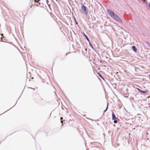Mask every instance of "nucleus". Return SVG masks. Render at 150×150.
Segmentation results:
<instances>
[{
  "label": "nucleus",
  "instance_id": "f257e3e1",
  "mask_svg": "<svg viewBox=\"0 0 150 150\" xmlns=\"http://www.w3.org/2000/svg\"><path fill=\"white\" fill-rule=\"evenodd\" d=\"M108 13L110 16L120 23H122V21L121 19L116 13L110 9H108L107 10Z\"/></svg>",
  "mask_w": 150,
  "mask_h": 150
},
{
  "label": "nucleus",
  "instance_id": "f03ea898",
  "mask_svg": "<svg viewBox=\"0 0 150 150\" xmlns=\"http://www.w3.org/2000/svg\"><path fill=\"white\" fill-rule=\"evenodd\" d=\"M81 9L83 13H85L86 15H88V10L87 9L86 7L83 4L82 5Z\"/></svg>",
  "mask_w": 150,
  "mask_h": 150
},
{
  "label": "nucleus",
  "instance_id": "7ed1b4c3",
  "mask_svg": "<svg viewBox=\"0 0 150 150\" xmlns=\"http://www.w3.org/2000/svg\"><path fill=\"white\" fill-rule=\"evenodd\" d=\"M112 120H114L115 121V120L116 119V116H115V115L114 113H112Z\"/></svg>",
  "mask_w": 150,
  "mask_h": 150
},
{
  "label": "nucleus",
  "instance_id": "20e7f679",
  "mask_svg": "<svg viewBox=\"0 0 150 150\" xmlns=\"http://www.w3.org/2000/svg\"><path fill=\"white\" fill-rule=\"evenodd\" d=\"M132 50L134 51L135 52H137V49L135 46H132Z\"/></svg>",
  "mask_w": 150,
  "mask_h": 150
},
{
  "label": "nucleus",
  "instance_id": "39448f33",
  "mask_svg": "<svg viewBox=\"0 0 150 150\" xmlns=\"http://www.w3.org/2000/svg\"><path fill=\"white\" fill-rule=\"evenodd\" d=\"M83 35H84V37L86 38V39L89 42V41H90L89 40V38H88L87 37V36L84 33H83Z\"/></svg>",
  "mask_w": 150,
  "mask_h": 150
},
{
  "label": "nucleus",
  "instance_id": "423d86ee",
  "mask_svg": "<svg viewBox=\"0 0 150 150\" xmlns=\"http://www.w3.org/2000/svg\"><path fill=\"white\" fill-rule=\"evenodd\" d=\"M108 104L107 103V107H106V109L104 111V113H105L107 110H108Z\"/></svg>",
  "mask_w": 150,
  "mask_h": 150
},
{
  "label": "nucleus",
  "instance_id": "0eeeda50",
  "mask_svg": "<svg viewBox=\"0 0 150 150\" xmlns=\"http://www.w3.org/2000/svg\"><path fill=\"white\" fill-rule=\"evenodd\" d=\"M145 43H146V44L147 45L149 46V47H150V44L149 43V42H148L146 41L145 42Z\"/></svg>",
  "mask_w": 150,
  "mask_h": 150
},
{
  "label": "nucleus",
  "instance_id": "6e6552de",
  "mask_svg": "<svg viewBox=\"0 0 150 150\" xmlns=\"http://www.w3.org/2000/svg\"><path fill=\"white\" fill-rule=\"evenodd\" d=\"M147 91H142V90L140 91V92H141L142 93H146Z\"/></svg>",
  "mask_w": 150,
  "mask_h": 150
},
{
  "label": "nucleus",
  "instance_id": "1a4fd4ad",
  "mask_svg": "<svg viewBox=\"0 0 150 150\" xmlns=\"http://www.w3.org/2000/svg\"><path fill=\"white\" fill-rule=\"evenodd\" d=\"M99 74V76L104 80H105L104 78L101 75H100L99 73H98Z\"/></svg>",
  "mask_w": 150,
  "mask_h": 150
},
{
  "label": "nucleus",
  "instance_id": "9d476101",
  "mask_svg": "<svg viewBox=\"0 0 150 150\" xmlns=\"http://www.w3.org/2000/svg\"><path fill=\"white\" fill-rule=\"evenodd\" d=\"M89 42V45L92 48V49H93V46L91 44L90 42Z\"/></svg>",
  "mask_w": 150,
  "mask_h": 150
},
{
  "label": "nucleus",
  "instance_id": "9b49d317",
  "mask_svg": "<svg viewBox=\"0 0 150 150\" xmlns=\"http://www.w3.org/2000/svg\"><path fill=\"white\" fill-rule=\"evenodd\" d=\"M74 20H75V22H76V24H78V23L76 22V19H75V18H74Z\"/></svg>",
  "mask_w": 150,
  "mask_h": 150
},
{
  "label": "nucleus",
  "instance_id": "f8f14e48",
  "mask_svg": "<svg viewBox=\"0 0 150 150\" xmlns=\"http://www.w3.org/2000/svg\"><path fill=\"white\" fill-rule=\"evenodd\" d=\"M137 89L139 91H140H140H141L142 90L139 89V88H137Z\"/></svg>",
  "mask_w": 150,
  "mask_h": 150
},
{
  "label": "nucleus",
  "instance_id": "ddd939ff",
  "mask_svg": "<svg viewBox=\"0 0 150 150\" xmlns=\"http://www.w3.org/2000/svg\"><path fill=\"white\" fill-rule=\"evenodd\" d=\"M149 8H150V3L149 4Z\"/></svg>",
  "mask_w": 150,
  "mask_h": 150
},
{
  "label": "nucleus",
  "instance_id": "4468645a",
  "mask_svg": "<svg viewBox=\"0 0 150 150\" xmlns=\"http://www.w3.org/2000/svg\"><path fill=\"white\" fill-rule=\"evenodd\" d=\"M62 119H63L62 117H61V120H62Z\"/></svg>",
  "mask_w": 150,
  "mask_h": 150
},
{
  "label": "nucleus",
  "instance_id": "2eb2a0df",
  "mask_svg": "<svg viewBox=\"0 0 150 150\" xmlns=\"http://www.w3.org/2000/svg\"><path fill=\"white\" fill-rule=\"evenodd\" d=\"M35 2H38L36 1V0H35Z\"/></svg>",
  "mask_w": 150,
  "mask_h": 150
},
{
  "label": "nucleus",
  "instance_id": "dca6fc26",
  "mask_svg": "<svg viewBox=\"0 0 150 150\" xmlns=\"http://www.w3.org/2000/svg\"><path fill=\"white\" fill-rule=\"evenodd\" d=\"M39 5H40V3H39Z\"/></svg>",
  "mask_w": 150,
  "mask_h": 150
},
{
  "label": "nucleus",
  "instance_id": "f3484780",
  "mask_svg": "<svg viewBox=\"0 0 150 150\" xmlns=\"http://www.w3.org/2000/svg\"><path fill=\"white\" fill-rule=\"evenodd\" d=\"M128 96H125V97H127Z\"/></svg>",
  "mask_w": 150,
  "mask_h": 150
},
{
  "label": "nucleus",
  "instance_id": "a211bd4d",
  "mask_svg": "<svg viewBox=\"0 0 150 150\" xmlns=\"http://www.w3.org/2000/svg\"><path fill=\"white\" fill-rule=\"evenodd\" d=\"M149 78H150V75H149Z\"/></svg>",
  "mask_w": 150,
  "mask_h": 150
},
{
  "label": "nucleus",
  "instance_id": "6ab92c4d",
  "mask_svg": "<svg viewBox=\"0 0 150 150\" xmlns=\"http://www.w3.org/2000/svg\"><path fill=\"white\" fill-rule=\"evenodd\" d=\"M114 122H115V123H116V122H115V121H114Z\"/></svg>",
  "mask_w": 150,
  "mask_h": 150
}]
</instances>
